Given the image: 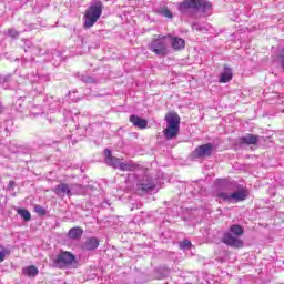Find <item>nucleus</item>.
<instances>
[{
	"instance_id": "f257e3e1",
	"label": "nucleus",
	"mask_w": 284,
	"mask_h": 284,
	"mask_svg": "<svg viewBox=\"0 0 284 284\" xmlns=\"http://www.w3.org/2000/svg\"><path fill=\"white\" fill-rule=\"evenodd\" d=\"M164 120L166 121V128L162 131V134L166 141H172L181 132V116L179 113L170 111L165 114Z\"/></svg>"
},
{
	"instance_id": "f03ea898",
	"label": "nucleus",
	"mask_w": 284,
	"mask_h": 284,
	"mask_svg": "<svg viewBox=\"0 0 284 284\" xmlns=\"http://www.w3.org/2000/svg\"><path fill=\"white\" fill-rule=\"evenodd\" d=\"M101 14H103V2L99 1L95 4L90 6L83 16V28L90 30V28L97 23L98 19H101Z\"/></svg>"
},
{
	"instance_id": "7ed1b4c3",
	"label": "nucleus",
	"mask_w": 284,
	"mask_h": 284,
	"mask_svg": "<svg viewBox=\"0 0 284 284\" xmlns=\"http://www.w3.org/2000/svg\"><path fill=\"white\" fill-rule=\"evenodd\" d=\"M168 36L154 34L150 43L148 44L149 50L156 57H168L170 50L168 49V42H165Z\"/></svg>"
},
{
	"instance_id": "20e7f679",
	"label": "nucleus",
	"mask_w": 284,
	"mask_h": 284,
	"mask_svg": "<svg viewBox=\"0 0 284 284\" xmlns=\"http://www.w3.org/2000/svg\"><path fill=\"white\" fill-rule=\"evenodd\" d=\"M178 9L182 14L190 10H203L204 12L212 9V3L207 0H184L178 4Z\"/></svg>"
},
{
	"instance_id": "39448f33",
	"label": "nucleus",
	"mask_w": 284,
	"mask_h": 284,
	"mask_svg": "<svg viewBox=\"0 0 284 284\" xmlns=\"http://www.w3.org/2000/svg\"><path fill=\"white\" fill-rule=\"evenodd\" d=\"M54 263L59 270H64V267L74 265V263H77V257L71 252L61 251L54 260Z\"/></svg>"
},
{
	"instance_id": "423d86ee",
	"label": "nucleus",
	"mask_w": 284,
	"mask_h": 284,
	"mask_svg": "<svg viewBox=\"0 0 284 284\" xmlns=\"http://www.w3.org/2000/svg\"><path fill=\"white\" fill-rule=\"evenodd\" d=\"M213 151H214V145H212V143L202 144L195 148V150L191 153V158L206 159L212 156Z\"/></svg>"
},
{
	"instance_id": "0eeeda50",
	"label": "nucleus",
	"mask_w": 284,
	"mask_h": 284,
	"mask_svg": "<svg viewBox=\"0 0 284 284\" xmlns=\"http://www.w3.org/2000/svg\"><path fill=\"white\" fill-rule=\"evenodd\" d=\"M222 243L229 245L230 247H235L236 250H241L243 247V242L239 239V235H234V233L226 232L222 237Z\"/></svg>"
},
{
	"instance_id": "6e6552de",
	"label": "nucleus",
	"mask_w": 284,
	"mask_h": 284,
	"mask_svg": "<svg viewBox=\"0 0 284 284\" xmlns=\"http://www.w3.org/2000/svg\"><path fill=\"white\" fill-rule=\"evenodd\" d=\"M152 190H156V184H154L152 180H146L138 184V192H140V194H148V192H152Z\"/></svg>"
},
{
	"instance_id": "1a4fd4ad",
	"label": "nucleus",
	"mask_w": 284,
	"mask_h": 284,
	"mask_svg": "<svg viewBox=\"0 0 284 284\" xmlns=\"http://www.w3.org/2000/svg\"><path fill=\"white\" fill-rule=\"evenodd\" d=\"M130 123L138 128L139 130H145L148 128V121L143 118H139V115L132 114L129 118Z\"/></svg>"
},
{
	"instance_id": "9d476101",
	"label": "nucleus",
	"mask_w": 284,
	"mask_h": 284,
	"mask_svg": "<svg viewBox=\"0 0 284 284\" xmlns=\"http://www.w3.org/2000/svg\"><path fill=\"white\" fill-rule=\"evenodd\" d=\"M104 163H106V165H110L111 168L116 169V165H119V158L113 156L112 155V151H110V149H105L104 150Z\"/></svg>"
},
{
	"instance_id": "9b49d317",
	"label": "nucleus",
	"mask_w": 284,
	"mask_h": 284,
	"mask_svg": "<svg viewBox=\"0 0 284 284\" xmlns=\"http://www.w3.org/2000/svg\"><path fill=\"white\" fill-rule=\"evenodd\" d=\"M233 78H234V72L232 71V68L225 64L224 71L220 75V83H230V81H232Z\"/></svg>"
},
{
	"instance_id": "f8f14e48",
	"label": "nucleus",
	"mask_w": 284,
	"mask_h": 284,
	"mask_svg": "<svg viewBox=\"0 0 284 284\" xmlns=\"http://www.w3.org/2000/svg\"><path fill=\"white\" fill-rule=\"evenodd\" d=\"M53 192L57 194V196H63V194L72 196V190H70V185L65 183L58 184Z\"/></svg>"
},
{
	"instance_id": "ddd939ff",
	"label": "nucleus",
	"mask_w": 284,
	"mask_h": 284,
	"mask_svg": "<svg viewBox=\"0 0 284 284\" xmlns=\"http://www.w3.org/2000/svg\"><path fill=\"white\" fill-rule=\"evenodd\" d=\"M240 143L242 145H256L258 143V135H254L252 133L240 138Z\"/></svg>"
},
{
	"instance_id": "4468645a",
	"label": "nucleus",
	"mask_w": 284,
	"mask_h": 284,
	"mask_svg": "<svg viewBox=\"0 0 284 284\" xmlns=\"http://www.w3.org/2000/svg\"><path fill=\"white\" fill-rule=\"evenodd\" d=\"M247 199V191L245 189H241L237 192L231 193V203L234 201L235 203H241V201H245Z\"/></svg>"
},
{
	"instance_id": "2eb2a0df",
	"label": "nucleus",
	"mask_w": 284,
	"mask_h": 284,
	"mask_svg": "<svg viewBox=\"0 0 284 284\" xmlns=\"http://www.w3.org/2000/svg\"><path fill=\"white\" fill-rule=\"evenodd\" d=\"M22 275L29 278H36L39 275V268L34 265L27 266L22 268Z\"/></svg>"
},
{
	"instance_id": "dca6fc26",
	"label": "nucleus",
	"mask_w": 284,
	"mask_h": 284,
	"mask_svg": "<svg viewBox=\"0 0 284 284\" xmlns=\"http://www.w3.org/2000/svg\"><path fill=\"white\" fill-rule=\"evenodd\" d=\"M69 239L77 241L83 236V229L81 226L72 227L68 233Z\"/></svg>"
},
{
	"instance_id": "f3484780",
	"label": "nucleus",
	"mask_w": 284,
	"mask_h": 284,
	"mask_svg": "<svg viewBox=\"0 0 284 284\" xmlns=\"http://www.w3.org/2000/svg\"><path fill=\"white\" fill-rule=\"evenodd\" d=\"M172 48H173V50H176L178 52L180 50H184L185 49V40L183 38L173 37L172 38Z\"/></svg>"
},
{
	"instance_id": "a211bd4d",
	"label": "nucleus",
	"mask_w": 284,
	"mask_h": 284,
	"mask_svg": "<svg viewBox=\"0 0 284 284\" xmlns=\"http://www.w3.org/2000/svg\"><path fill=\"white\" fill-rule=\"evenodd\" d=\"M99 247V239L97 237H89L85 241L84 250H88L89 252H92L93 250H97Z\"/></svg>"
},
{
	"instance_id": "6ab92c4d",
	"label": "nucleus",
	"mask_w": 284,
	"mask_h": 284,
	"mask_svg": "<svg viewBox=\"0 0 284 284\" xmlns=\"http://www.w3.org/2000/svg\"><path fill=\"white\" fill-rule=\"evenodd\" d=\"M229 233L234 234L235 236H243L245 234V229L239 224H233L230 226Z\"/></svg>"
},
{
	"instance_id": "aec40b11",
	"label": "nucleus",
	"mask_w": 284,
	"mask_h": 284,
	"mask_svg": "<svg viewBox=\"0 0 284 284\" xmlns=\"http://www.w3.org/2000/svg\"><path fill=\"white\" fill-rule=\"evenodd\" d=\"M18 214L23 219V221H30L32 219V215L26 209H19Z\"/></svg>"
},
{
	"instance_id": "412c9836",
	"label": "nucleus",
	"mask_w": 284,
	"mask_h": 284,
	"mask_svg": "<svg viewBox=\"0 0 284 284\" xmlns=\"http://www.w3.org/2000/svg\"><path fill=\"white\" fill-rule=\"evenodd\" d=\"M180 250H190L192 248V242L187 239H184L179 244Z\"/></svg>"
},
{
	"instance_id": "4be33fe9",
	"label": "nucleus",
	"mask_w": 284,
	"mask_h": 284,
	"mask_svg": "<svg viewBox=\"0 0 284 284\" xmlns=\"http://www.w3.org/2000/svg\"><path fill=\"white\" fill-rule=\"evenodd\" d=\"M217 199H221L222 201H225L226 203H232L231 194L225 192L217 193Z\"/></svg>"
},
{
	"instance_id": "5701e85b",
	"label": "nucleus",
	"mask_w": 284,
	"mask_h": 284,
	"mask_svg": "<svg viewBox=\"0 0 284 284\" xmlns=\"http://www.w3.org/2000/svg\"><path fill=\"white\" fill-rule=\"evenodd\" d=\"M34 212L37 214H39L40 216H45V214H48V211H45V209H43V206H41V205H36Z\"/></svg>"
},
{
	"instance_id": "b1692460",
	"label": "nucleus",
	"mask_w": 284,
	"mask_h": 284,
	"mask_svg": "<svg viewBox=\"0 0 284 284\" xmlns=\"http://www.w3.org/2000/svg\"><path fill=\"white\" fill-rule=\"evenodd\" d=\"M119 169L122 171V172H130V170H132V164H128V163H119Z\"/></svg>"
},
{
	"instance_id": "393cba45",
	"label": "nucleus",
	"mask_w": 284,
	"mask_h": 284,
	"mask_svg": "<svg viewBox=\"0 0 284 284\" xmlns=\"http://www.w3.org/2000/svg\"><path fill=\"white\" fill-rule=\"evenodd\" d=\"M161 14H163V17L166 19H174V14L168 8L162 9Z\"/></svg>"
},
{
	"instance_id": "a878e982",
	"label": "nucleus",
	"mask_w": 284,
	"mask_h": 284,
	"mask_svg": "<svg viewBox=\"0 0 284 284\" xmlns=\"http://www.w3.org/2000/svg\"><path fill=\"white\" fill-rule=\"evenodd\" d=\"M8 33L10 34V37H19V31L14 30V29H9Z\"/></svg>"
},
{
	"instance_id": "bb28decb",
	"label": "nucleus",
	"mask_w": 284,
	"mask_h": 284,
	"mask_svg": "<svg viewBox=\"0 0 284 284\" xmlns=\"http://www.w3.org/2000/svg\"><path fill=\"white\" fill-rule=\"evenodd\" d=\"M6 261V251H0V263H3Z\"/></svg>"
},
{
	"instance_id": "cd10ccee",
	"label": "nucleus",
	"mask_w": 284,
	"mask_h": 284,
	"mask_svg": "<svg viewBox=\"0 0 284 284\" xmlns=\"http://www.w3.org/2000/svg\"><path fill=\"white\" fill-rule=\"evenodd\" d=\"M14 185H17V183H14V181H9L8 189L14 190Z\"/></svg>"
},
{
	"instance_id": "c85d7f7f",
	"label": "nucleus",
	"mask_w": 284,
	"mask_h": 284,
	"mask_svg": "<svg viewBox=\"0 0 284 284\" xmlns=\"http://www.w3.org/2000/svg\"><path fill=\"white\" fill-rule=\"evenodd\" d=\"M1 81H2V78H1V75H0V85H1Z\"/></svg>"
}]
</instances>
